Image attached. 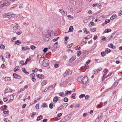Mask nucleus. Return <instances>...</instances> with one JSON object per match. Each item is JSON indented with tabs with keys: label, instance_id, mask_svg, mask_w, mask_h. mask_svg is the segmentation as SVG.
Wrapping results in <instances>:
<instances>
[{
	"label": "nucleus",
	"instance_id": "nucleus-60",
	"mask_svg": "<svg viewBox=\"0 0 122 122\" xmlns=\"http://www.w3.org/2000/svg\"><path fill=\"white\" fill-rule=\"evenodd\" d=\"M95 70L97 71V72L98 73L102 70V68H100L98 69H97Z\"/></svg>",
	"mask_w": 122,
	"mask_h": 122
},
{
	"label": "nucleus",
	"instance_id": "nucleus-7",
	"mask_svg": "<svg viewBox=\"0 0 122 122\" xmlns=\"http://www.w3.org/2000/svg\"><path fill=\"white\" fill-rule=\"evenodd\" d=\"M57 45H54V46L51 45L50 46V49L52 50V51L56 50L57 48Z\"/></svg>",
	"mask_w": 122,
	"mask_h": 122
},
{
	"label": "nucleus",
	"instance_id": "nucleus-34",
	"mask_svg": "<svg viewBox=\"0 0 122 122\" xmlns=\"http://www.w3.org/2000/svg\"><path fill=\"white\" fill-rule=\"evenodd\" d=\"M94 24V23L92 21L89 24L88 26L89 27H91L93 26Z\"/></svg>",
	"mask_w": 122,
	"mask_h": 122
},
{
	"label": "nucleus",
	"instance_id": "nucleus-5",
	"mask_svg": "<svg viewBox=\"0 0 122 122\" xmlns=\"http://www.w3.org/2000/svg\"><path fill=\"white\" fill-rule=\"evenodd\" d=\"M88 78L87 76H85L81 80L82 83L83 84H85L88 81Z\"/></svg>",
	"mask_w": 122,
	"mask_h": 122
},
{
	"label": "nucleus",
	"instance_id": "nucleus-36",
	"mask_svg": "<svg viewBox=\"0 0 122 122\" xmlns=\"http://www.w3.org/2000/svg\"><path fill=\"white\" fill-rule=\"evenodd\" d=\"M78 53H77V56H79L81 53V51H77Z\"/></svg>",
	"mask_w": 122,
	"mask_h": 122
},
{
	"label": "nucleus",
	"instance_id": "nucleus-28",
	"mask_svg": "<svg viewBox=\"0 0 122 122\" xmlns=\"http://www.w3.org/2000/svg\"><path fill=\"white\" fill-rule=\"evenodd\" d=\"M111 30L110 29H105L104 30V32L105 33H108L110 32Z\"/></svg>",
	"mask_w": 122,
	"mask_h": 122
},
{
	"label": "nucleus",
	"instance_id": "nucleus-48",
	"mask_svg": "<svg viewBox=\"0 0 122 122\" xmlns=\"http://www.w3.org/2000/svg\"><path fill=\"white\" fill-rule=\"evenodd\" d=\"M7 54L8 55L6 56V57L8 58H10V54H8V52Z\"/></svg>",
	"mask_w": 122,
	"mask_h": 122
},
{
	"label": "nucleus",
	"instance_id": "nucleus-20",
	"mask_svg": "<svg viewBox=\"0 0 122 122\" xmlns=\"http://www.w3.org/2000/svg\"><path fill=\"white\" fill-rule=\"evenodd\" d=\"M58 100V98L56 96L54 97L53 99V101L54 102H56Z\"/></svg>",
	"mask_w": 122,
	"mask_h": 122
},
{
	"label": "nucleus",
	"instance_id": "nucleus-38",
	"mask_svg": "<svg viewBox=\"0 0 122 122\" xmlns=\"http://www.w3.org/2000/svg\"><path fill=\"white\" fill-rule=\"evenodd\" d=\"M85 96V95L84 94H81L79 96V98L80 99H81V98L84 97Z\"/></svg>",
	"mask_w": 122,
	"mask_h": 122
},
{
	"label": "nucleus",
	"instance_id": "nucleus-4",
	"mask_svg": "<svg viewBox=\"0 0 122 122\" xmlns=\"http://www.w3.org/2000/svg\"><path fill=\"white\" fill-rule=\"evenodd\" d=\"M6 17L9 19H12L15 17V15L14 14H13L12 13L10 12L7 14Z\"/></svg>",
	"mask_w": 122,
	"mask_h": 122
},
{
	"label": "nucleus",
	"instance_id": "nucleus-25",
	"mask_svg": "<svg viewBox=\"0 0 122 122\" xmlns=\"http://www.w3.org/2000/svg\"><path fill=\"white\" fill-rule=\"evenodd\" d=\"M73 26H71L69 28V32H71L73 31Z\"/></svg>",
	"mask_w": 122,
	"mask_h": 122
},
{
	"label": "nucleus",
	"instance_id": "nucleus-61",
	"mask_svg": "<svg viewBox=\"0 0 122 122\" xmlns=\"http://www.w3.org/2000/svg\"><path fill=\"white\" fill-rule=\"evenodd\" d=\"M58 64H55L54 65V67L55 68H57L58 67Z\"/></svg>",
	"mask_w": 122,
	"mask_h": 122
},
{
	"label": "nucleus",
	"instance_id": "nucleus-15",
	"mask_svg": "<svg viewBox=\"0 0 122 122\" xmlns=\"http://www.w3.org/2000/svg\"><path fill=\"white\" fill-rule=\"evenodd\" d=\"M37 76L38 78L41 79H43L44 77V76L41 74H38Z\"/></svg>",
	"mask_w": 122,
	"mask_h": 122
},
{
	"label": "nucleus",
	"instance_id": "nucleus-62",
	"mask_svg": "<svg viewBox=\"0 0 122 122\" xmlns=\"http://www.w3.org/2000/svg\"><path fill=\"white\" fill-rule=\"evenodd\" d=\"M38 100V99H37L36 100V99H35V100L34 101H33V102L32 103L33 104H34L37 102V100Z\"/></svg>",
	"mask_w": 122,
	"mask_h": 122
},
{
	"label": "nucleus",
	"instance_id": "nucleus-41",
	"mask_svg": "<svg viewBox=\"0 0 122 122\" xmlns=\"http://www.w3.org/2000/svg\"><path fill=\"white\" fill-rule=\"evenodd\" d=\"M30 48L32 50H33L36 48V47L32 45L30 46Z\"/></svg>",
	"mask_w": 122,
	"mask_h": 122
},
{
	"label": "nucleus",
	"instance_id": "nucleus-14",
	"mask_svg": "<svg viewBox=\"0 0 122 122\" xmlns=\"http://www.w3.org/2000/svg\"><path fill=\"white\" fill-rule=\"evenodd\" d=\"M19 29V26L17 24L15 25L13 28V29L14 30H17Z\"/></svg>",
	"mask_w": 122,
	"mask_h": 122
},
{
	"label": "nucleus",
	"instance_id": "nucleus-10",
	"mask_svg": "<svg viewBox=\"0 0 122 122\" xmlns=\"http://www.w3.org/2000/svg\"><path fill=\"white\" fill-rule=\"evenodd\" d=\"M59 11L62 15H63L65 16H66L67 15V12L66 11H64L63 9H60Z\"/></svg>",
	"mask_w": 122,
	"mask_h": 122
},
{
	"label": "nucleus",
	"instance_id": "nucleus-49",
	"mask_svg": "<svg viewBox=\"0 0 122 122\" xmlns=\"http://www.w3.org/2000/svg\"><path fill=\"white\" fill-rule=\"evenodd\" d=\"M53 105L52 103H50L49 106V108L51 109H52L53 108Z\"/></svg>",
	"mask_w": 122,
	"mask_h": 122
},
{
	"label": "nucleus",
	"instance_id": "nucleus-27",
	"mask_svg": "<svg viewBox=\"0 0 122 122\" xmlns=\"http://www.w3.org/2000/svg\"><path fill=\"white\" fill-rule=\"evenodd\" d=\"M14 99V97L12 95L10 96V99L8 101L9 102H10L11 101H12Z\"/></svg>",
	"mask_w": 122,
	"mask_h": 122
},
{
	"label": "nucleus",
	"instance_id": "nucleus-44",
	"mask_svg": "<svg viewBox=\"0 0 122 122\" xmlns=\"http://www.w3.org/2000/svg\"><path fill=\"white\" fill-rule=\"evenodd\" d=\"M71 91H67L66 92V94H71Z\"/></svg>",
	"mask_w": 122,
	"mask_h": 122
},
{
	"label": "nucleus",
	"instance_id": "nucleus-40",
	"mask_svg": "<svg viewBox=\"0 0 122 122\" xmlns=\"http://www.w3.org/2000/svg\"><path fill=\"white\" fill-rule=\"evenodd\" d=\"M19 67L18 66H16L15 68L14 69V71L15 72L17 71V70H19Z\"/></svg>",
	"mask_w": 122,
	"mask_h": 122
},
{
	"label": "nucleus",
	"instance_id": "nucleus-1",
	"mask_svg": "<svg viewBox=\"0 0 122 122\" xmlns=\"http://www.w3.org/2000/svg\"><path fill=\"white\" fill-rule=\"evenodd\" d=\"M10 4V3L7 1H2L0 2V7H3L5 6H8Z\"/></svg>",
	"mask_w": 122,
	"mask_h": 122
},
{
	"label": "nucleus",
	"instance_id": "nucleus-19",
	"mask_svg": "<svg viewBox=\"0 0 122 122\" xmlns=\"http://www.w3.org/2000/svg\"><path fill=\"white\" fill-rule=\"evenodd\" d=\"M117 16L115 14H114L110 17V19L111 20H112L115 19L116 18Z\"/></svg>",
	"mask_w": 122,
	"mask_h": 122
},
{
	"label": "nucleus",
	"instance_id": "nucleus-51",
	"mask_svg": "<svg viewBox=\"0 0 122 122\" xmlns=\"http://www.w3.org/2000/svg\"><path fill=\"white\" fill-rule=\"evenodd\" d=\"M89 97L88 95H86L85 97V99L86 100H88L89 98Z\"/></svg>",
	"mask_w": 122,
	"mask_h": 122
},
{
	"label": "nucleus",
	"instance_id": "nucleus-43",
	"mask_svg": "<svg viewBox=\"0 0 122 122\" xmlns=\"http://www.w3.org/2000/svg\"><path fill=\"white\" fill-rule=\"evenodd\" d=\"M101 54L102 56H104L105 55V52H101Z\"/></svg>",
	"mask_w": 122,
	"mask_h": 122
},
{
	"label": "nucleus",
	"instance_id": "nucleus-53",
	"mask_svg": "<svg viewBox=\"0 0 122 122\" xmlns=\"http://www.w3.org/2000/svg\"><path fill=\"white\" fill-rule=\"evenodd\" d=\"M68 99L67 97L63 99L64 101L65 102H67L68 101Z\"/></svg>",
	"mask_w": 122,
	"mask_h": 122
},
{
	"label": "nucleus",
	"instance_id": "nucleus-50",
	"mask_svg": "<svg viewBox=\"0 0 122 122\" xmlns=\"http://www.w3.org/2000/svg\"><path fill=\"white\" fill-rule=\"evenodd\" d=\"M8 98L5 97V98H3V100L5 102L7 101L8 100Z\"/></svg>",
	"mask_w": 122,
	"mask_h": 122
},
{
	"label": "nucleus",
	"instance_id": "nucleus-21",
	"mask_svg": "<svg viewBox=\"0 0 122 122\" xmlns=\"http://www.w3.org/2000/svg\"><path fill=\"white\" fill-rule=\"evenodd\" d=\"M22 50H27L28 49H30V48L27 46L25 47L22 46L21 47Z\"/></svg>",
	"mask_w": 122,
	"mask_h": 122
},
{
	"label": "nucleus",
	"instance_id": "nucleus-45",
	"mask_svg": "<svg viewBox=\"0 0 122 122\" xmlns=\"http://www.w3.org/2000/svg\"><path fill=\"white\" fill-rule=\"evenodd\" d=\"M80 48L79 45H78L76 47L75 49L76 50H79L80 49Z\"/></svg>",
	"mask_w": 122,
	"mask_h": 122
},
{
	"label": "nucleus",
	"instance_id": "nucleus-59",
	"mask_svg": "<svg viewBox=\"0 0 122 122\" xmlns=\"http://www.w3.org/2000/svg\"><path fill=\"white\" fill-rule=\"evenodd\" d=\"M64 93H63V92H61L59 93V95L63 97V94Z\"/></svg>",
	"mask_w": 122,
	"mask_h": 122
},
{
	"label": "nucleus",
	"instance_id": "nucleus-9",
	"mask_svg": "<svg viewBox=\"0 0 122 122\" xmlns=\"http://www.w3.org/2000/svg\"><path fill=\"white\" fill-rule=\"evenodd\" d=\"M40 56V58L39 59V63H40V62L41 61H44V60H45V57L44 56H41V55H38L37 56V59H39V57Z\"/></svg>",
	"mask_w": 122,
	"mask_h": 122
},
{
	"label": "nucleus",
	"instance_id": "nucleus-6",
	"mask_svg": "<svg viewBox=\"0 0 122 122\" xmlns=\"http://www.w3.org/2000/svg\"><path fill=\"white\" fill-rule=\"evenodd\" d=\"M120 80H116V81H115V82H114V85H113L110 88H109L108 89V90H111V89H113L114 86H116L118 84L119 82V81Z\"/></svg>",
	"mask_w": 122,
	"mask_h": 122
},
{
	"label": "nucleus",
	"instance_id": "nucleus-32",
	"mask_svg": "<svg viewBox=\"0 0 122 122\" xmlns=\"http://www.w3.org/2000/svg\"><path fill=\"white\" fill-rule=\"evenodd\" d=\"M90 30L92 32H94L96 30V28H94L92 29V28H91L90 29Z\"/></svg>",
	"mask_w": 122,
	"mask_h": 122
},
{
	"label": "nucleus",
	"instance_id": "nucleus-31",
	"mask_svg": "<svg viewBox=\"0 0 122 122\" xmlns=\"http://www.w3.org/2000/svg\"><path fill=\"white\" fill-rule=\"evenodd\" d=\"M12 90L10 88L8 87L6 89V91L7 92H10L12 91Z\"/></svg>",
	"mask_w": 122,
	"mask_h": 122
},
{
	"label": "nucleus",
	"instance_id": "nucleus-56",
	"mask_svg": "<svg viewBox=\"0 0 122 122\" xmlns=\"http://www.w3.org/2000/svg\"><path fill=\"white\" fill-rule=\"evenodd\" d=\"M106 39V37L105 36H103V38L101 39V41H102H102H105Z\"/></svg>",
	"mask_w": 122,
	"mask_h": 122
},
{
	"label": "nucleus",
	"instance_id": "nucleus-30",
	"mask_svg": "<svg viewBox=\"0 0 122 122\" xmlns=\"http://www.w3.org/2000/svg\"><path fill=\"white\" fill-rule=\"evenodd\" d=\"M111 52V50L107 48L105 51V52L107 54H108Z\"/></svg>",
	"mask_w": 122,
	"mask_h": 122
},
{
	"label": "nucleus",
	"instance_id": "nucleus-58",
	"mask_svg": "<svg viewBox=\"0 0 122 122\" xmlns=\"http://www.w3.org/2000/svg\"><path fill=\"white\" fill-rule=\"evenodd\" d=\"M81 77H79L77 79V80L78 81L80 82L81 81V80L82 79H81Z\"/></svg>",
	"mask_w": 122,
	"mask_h": 122
},
{
	"label": "nucleus",
	"instance_id": "nucleus-33",
	"mask_svg": "<svg viewBox=\"0 0 122 122\" xmlns=\"http://www.w3.org/2000/svg\"><path fill=\"white\" fill-rule=\"evenodd\" d=\"M49 37H48L46 35L45 38V41H48L50 39V38H49Z\"/></svg>",
	"mask_w": 122,
	"mask_h": 122
},
{
	"label": "nucleus",
	"instance_id": "nucleus-55",
	"mask_svg": "<svg viewBox=\"0 0 122 122\" xmlns=\"http://www.w3.org/2000/svg\"><path fill=\"white\" fill-rule=\"evenodd\" d=\"M69 75V74L67 72H66L64 74L63 76H66L67 75Z\"/></svg>",
	"mask_w": 122,
	"mask_h": 122
},
{
	"label": "nucleus",
	"instance_id": "nucleus-54",
	"mask_svg": "<svg viewBox=\"0 0 122 122\" xmlns=\"http://www.w3.org/2000/svg\"><path fill=\"white\" fill-rule=\"evenodd\" d=\"M82 41L84 42L85 44H86L87 43V42H86V40L84 38H83L82 39Z\"/></svg>",
	"mask_w": 122,
	"mask_h": 122
},
{
	"label": "nucleus",
	"instance_id": "nucleus-29",
	"mask_svg": "<svg viewBox=\"0 0 122 122\" xmlns=\"http://www.w3.org/2000/svg\"><path fill=\"white\" fill-rule=\"evenodd\" d=\"M5 81L6 82L8 81H10V77H6L5 78Z\"/></svg>",
	"mask_w": 122,
	"mask_h": 122
},
{
	"label": "nucleus",
	"instance_id": "nucleus-26",
	"mask_svg": "<svg viewBox=\"0 0 122 122\" xmlns=\"http://www.w3.org/2000/svg\"><path fill=\"white\" fill-rule=\"evenodd\" d=\"M21 43V41L19 40H17L15 41V44H17V45H19Z\"/></svg>",
	"mask_w": 122,
	"mask_h": 122
},
{
	"label": "nucleus",
	"instance_id": "nucleus-24",
	"mask_svg": "<svg viewBox=\"0 0 122 122\" xmlns=\"http://www.w3.org/2000/svg\"><path fill=\"white\" fill-rule=\"evenodd\" d=\"M42 115H40L37 117L36 120L38 121H39L42 119Z\"/></svg>",
	"mask_w": 122,
	"mask_h": 122
},
{
	"label": "nucleus",
	"instance_id": "nucleus-17",
	"mask_svg": "<svg viewBox=\"0 0 122 122\" xmlns=\"http://www.w3.org/2000/svg\"><path fill=\"white\" fill-rule=\"evenodd\" d=\"M76 58V57L75 56H73L71 58H70L69 61V62L70 63H71Z\"/></svg>",
	"mask_w": 122,
	"mask_h": 122
},
{
	"label": "nucleus",
	"instance_id": "nucleus-2",
	"mask_svg": "<svg viewBox=\"0 0 122 122\" xmlns=\"http://www.w3.org/2000/svg\"><path fill=\"white\" fill-rule=\"evenodd\" d=\"M71 118V116L70 114H69L67 116L63 118H62L59 122H66L70 119Z\"/></svg>",
	"mask_w": 122,
	"mask_h": 122
},
{
	"label": "nucleus",
	"instance_id": "nucleus-22",
	"mask_svg": "<svg viewBox=\"0 0 122 122\" xmlns=\"http://www.w3.org/2000/svg\"><path fill=\"white\" fill-rule=\"evenodd\" d=\"M53 31L52 30H51L49 32H48V33L47 35H46L48 37H51V33H52V32H53Z\"/></svg>",
	"mask_w": 122,
	"mask_h": 122
},
{
	"label": "nucleus",
	"instance_id": "nucleus-3",
	"mask_svg": "<svg viewBox=\"0 0 122 122\" xmlns=\"http://www.w3.org/2000/svg\"><path fill=\"white\" fill-rule=\"evenodd\" d=\"M49 61L47 59H45L44 61H42L41 62L42 65L43 66L47 67L49 64Z\"/></svg>",
	"mask_w": 122,
	"mask_h": 122
},
{
	"label": "nucleus",
	"instance_id": "nucleus-52",
	"mask_svg": "<svg viewBox=\"0 0 122 122\" xmlns=\"http://www.w3.org/2000/svg\"><path fill=\"white\" fill-rule=\"evenodd\" d=\"M5 48V46L3 45H0V48L1 49H3Z\"/></svg>",
	"mask_w": 122,
	"mask_h": 122
},
{
	"label": "nucleus",
	"instance_id": "nucleus-13",
	"mask_svg": "<svg viewBox=\"0 0 122 122\" xmlns=\"http://www.w3.org/2000/svg\"><path fill=\"white\" fill-rule=\"evenodd\" d=\"M56 85V84H55V85H53L51 86H50L48 87H47L48 90L49 91H50L52 90L53 89V88L54 87H55Z\"/></svg>",
	"mask_w": 122,
	"mask_h": 122
},
{
	"label": "nucleus",
	"instance_id": "nucleus-16",
	"mask_svg": "<svg viewBox=\"0 0 122 122\" xmlns=\"http://www.w3.org/2000/svg\"><path fill=\"white\" fill-rule=\"evenodd\" d=\"M108 46L109 47L113 49H116L115 47L114 46L112 43L109 44L108 45Z\"/></svg>",
	"mask_w": 122,
	"mask_h": 122
},
{
	"label": "nucleus",
	"instance_id": "nucleus-63",
	"mask_svg": "<svg viewBox=\"0 0 122 122\" xmlns=\"http://www.w3.org/2000/svg\"><path fill=\"white\" fill-rule=\"evenodd\" d=\"M59 37H57L56 39H54L52 40V41L53 42H55L57 41L58 39L59 38Z\"/></svg>",
	"mask_w": 122,
	"mask_h": 122
},
{
	"label": "nucleus",
	"instance_id": "nucleus-47",
	"mask_svg": "<svg viewBox=\"0 0 122 122\" xmlns=\"http://www.w3.org/2000/svg\"><path fill=\"white\" fill-rule=\"evenodd\" d=\"M47 106V104L46 103H44L42 104V107H46Z\"/></svg>",
	"mask_w": 122,
	"mask_h": 122
},
{
	"label": "nucleus",
	"instance_id": "nucleus-46",
	"mask_svg": "<svg viewBox=\"0 0 122 122\" xmlns=\"http://www.w3.org/2000/svg\"><path fill=\"white\" fill-rule=\"evenodd\" d=\"M73 45V43H71V44L68 45L67 46V47L68 48H70Z\"/></svg>",
	"mask_w": 122,
	"mask_h": 122
},
{
	"label": "nucleus",
	"instance_id": "nucleus-57",
	"mask_svg": "<svg viewBox=\"0 0 122 122\" xmlns=\"http://www.w3.org/2000/svg\"><path fill=\"white\" fill-rule=\"evenodd\" d=\"M48 48H45L43 50V51L45 53L46 52Z\"/></svg>",
	"mask_w": 122,
	"mask_h": 122
},
{
	"label": "nucleus",
	"instance_id": "nucleus-37",
	"mask_svg": "<svg viewBox=\"0 0 122 122\" xmlns=\"http://www.w3.org/2000/svg\"><path fill=\"white\" fill-rule=\"evenodd\" d=\"M5 110H3V112L5 114H8V110L7 109H6Z\"/></svg>",
	"mask_w": 122,
	"mask_h": 122
},
{
	"label": "nucleus",
	"instance_id": "nucleus-8",
	"mask_svg": "<svg viewBox=\"0 0 122 122\" xmlns=\"http://www.w3.org/2000/svg\"><path fill=\"white\" fill-rule=\"evenodd\" d=\"M67 103H66L63 105H62L61 106L58 107V110H59L62 109L63 108H65L67 106Z\"/></svg>",
	"mask_w": 122,
	"mask_h": 122
},
{
	"label": "nucleus",
	"instance_id": "nucleus-42",
	"mask_svg": "<svg viewBox=\"0 0 122 122\" xmlns=\"http://www.w3.org/2000/svg\"><path fill=\"white\" fill-rule=\"evenodd\" d=\"M118 14V15L119 16H121L122 14V10H120V11H119Z\"/></svg>",
	"mask_w": 122,
	"mask_h": 122
},
{
	"label": "nucleus",
	"instance_id": "nucleus-35",
	"mask_svg": "<svg viewBox=\"0 0 122 122\" xmlns=\"http://www.w3.org/2000/svg\"><path fill=\"white\" fill-rule=\"evenodd\" d=\"M46 80L43 81L41 82V84L42 86H44L46 85Z\"/></svg>",
	"mask_w": 122,
	"mask_h": 122
},
{
	"label": "nucleus",
	"instance_id": "nucleus-12",
	"mask_svg": "<svg viewBox=\"0 0 122 122\" xmlns=\"http://www.w3.org/2000/svg\"><path fill=\"white\" fill-rule=\"evenodd\" d=\"M13 76L14 78H15L20 79L21 78V76L15 73H14L13 74Z\"/></svg>",
	"mask_w": 122,
	"mask_h": 122
},
{
	"label": "nucleus",
	"instance_id": "nucleus-11",
	"mask_svg": "<svg viewBox=\"0 0 122 122\" xmlns=\"http://www.w3.org/2000/svg\"><path fill=\"white\" fill-rule=\"evenodd\" d=\"M35 76V74L33 73L30 74V76L32 77L31 79L32 81L34 82H35L36 81V79L34 78Z\"/></svg>",
	"mask_w": 122,
	"mask_h": 122
},
{
	"label": "nucleus",
	"instance_id": "nucleus-64",
	"mask_svg": "<svg viewBox=\"0 0 122 122\" xmlns=\"http://www.w3.org/2000/svg\"><path fill=\"white\" fill-rule=\"evenodd\" d=\"M88 43L89 44H92V40H91L90 41H89L88 42Z\"/></svg>",
	"mask_w": 122,
	"mask_h": 122
},
{
	"label": "nucleus",
	"instance_id": "nucleus-39",
	"mask_svg": "<svg viewBox=\"0 0 122 122\" xmlns=\"http://www.w3.org/2000/svg\"><path fill=\"white\" fill-rule=\"evenodd\" d=\"M67 17H68V19L69 20H71V19H73V17L71 16L70 15H68L67 16Z\"/></svg>",
	"mask_w": 122,
	"mask_h": 122
},
{
	"label": "nucleus",
	"instance_id": "nucleus-23",
	"mask_svg": "<svg viewBox=\"0 0 122 122\" xmlns=\"http://www.w3.org/2000/svg\"><path fill=\"white\" fill-rule=\"evenodd\" d=\"M83 30L84 33L86 34L89 33H90V32L88 31L87 30V29L86 28H84L83 29Z\"/></svg>",
	"mask_w": 122,
	"mask_h": 122
},
{
	"label": "nucleus",
	"instance_id": "nucleus-18",
	"mask_svg": "<svg viewBox=\"0 0 122 122\" xmlns=\"http://www.w3.org/2000/svg\"><path fill=\"white\" fill-rule=\"evenodd\" d=\"M91 61V60H88V61L86 62V65L84 67V68L86 69H87V67H88V64L90 63Z\"/></svg>",
	"mask_w": 122,
	"mask_h": 122
}]
</instances>
